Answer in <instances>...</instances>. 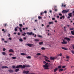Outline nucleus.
Here are the masks:
<instances>
[{"instance_id": "f257e3e1", "label": "nucleus", "mask_w": 74, "mask_h": 74, "mask_svg": "<svg viewBox=\"0 0 74 74\" xmlns=\"http://www.w3.org/2000/svg\"><path fill=\"white\" fill-rule=\"evenodd\" d=\"M69 11V10H64L62 11V12L63 14H66V13H67Z\"/></svg>"}, {"instance_id": "f03ea898", "label": "nucleus", "mask_w": 74, "mask_h": 74, "mask_svg": "<svg viewBox=\"0 0 74 74\" xmlns=\"http://www.w3.org/2000/svg\"><path fill=\"white\" fill-rule=\"evenodd\" d=\"M62 41L63 42H61L62 44H67V42L66 41L62 39Z\"/></svg>"}, {"instance_id": "7ed1b4c3", "label": "nucleus", "mask_w": 74, "mask_h": 74, "mask_svg": "<svg viewBox=\"0 0 74 74\" xmlns=\"http://www.w3.org/2000/svg\"><path fill=\"white\" fill-rule=\"evenodd\" d=\"M29 71H24L23 72V74H27L29 73Z\"/></svg>"}, {"instance_id": "20e7f679", "label": "nucleus", "mask_w": 74, "mask_h": 74, "mask_svg": "<svg viewBox=\"0 0 74 74\" xmlns=\"http://www.w3.org/2000/svg\"><path fill=\"white\" fill-rule=\"evenodd\" d=\"M27 45L29 47H32L33 46V45L31 44H28Z\"/></svg>"}, {"instance_id": "39448f33", "label": "nucleus", "mask_w": 74, "mask_h": 74, "mask_svg": "<svg viewBox=\"0 0 74 74\" xmlns=\"http://www.w3.org/2000/svg\"><path fill=\"white\" fill-rule=\"evenodd\" d=\"M22 67V65H17V66L16 67V69H18V68H21V67Z\"/></svg>"}, {"instance_id": "423d86ee", "label": "nucleus", "mask_w": 74, "mask_h": 74, "mask_svg": "<svg viewBox=\"0 0 74 74\" xmlns=\"http://www.w3.org/2000/svg\"><path fill=\"white\" fill-rule=\"evenodd\" d=\"M32 34H33V32H28L27 33V34H28V35H32Z\"/></svg>"}, {"instance_id": "0eeeda50", "label": "nucleus", "mask_w": 74, "mask_h": 74, "mask_svg": "<svg viewBox=\"0 0 74 74\" xmlns=\"http://www.w3.org/2000/svg\"><path fill=\"white\" fill-rule=\"evenodd\" d=\"M61 48L62 49H64V50H65V51H67V50H68L66 48L62 47H61Z\"/></svg>"}, {"instance_id": "6e6552de", "label": "nucleus", "mask_w": 74, "mask_h": 74, "mask_svg": "<svg viewBox=\"0 0 74 74\" xmlns=\"http://www.w3.org/2000/svg\"><path fill=\"white\" fill-rule=\"evenodd\" d=\"M9 72L10 73H13L14 72V71L12 69H10L8 70Z\"/></svg>"}, {"instance_id": "1a4fd4ad", "label": "nucleus", "mask_w": 74, "mask_h": 74, "mask_svg": "<svg viewBox=\"0 0 74 74\" xmlns=\"http://www.w3.org/2000/svg\"><path fill=\"white\" fill-rule=\"evenodd\" d=\"M1 67V69H8V68L7 66H2Z\"/></svg>"}, {"instance_id": "9d476101", "label": "nucleus", "mask_w": 74, "mask_h": 74, "mask_svg": "<svg viewBox=\"0 0 74 74\" xmlns=\"http://www.w3.org/2000/svg\"><path fill=\"white\" fill-rule=\"evenodd\" d=\"M65 40H67V41H70V39L67 37L65 38Z\"/></svg>"}, {"instance_id": "9b49d317", "label": "nucleus", "mask_w": 74, "mask_h": 74, "mask_svg": "<svg viewBox=\"0 0 74 74\" xmlns=\"http://www.w3.org/2000/svg\"><path fill=\"white\" fill-rule=\"evenodd\" d=\"M58 56H62V53H60V54H58V55L56 57V59L57 58H58Z\"/></svg>"}, {"instance_id": "f8f14e48", "label": "nucleus", "mask_w": 74, "mask_h": 74, "mask_svg": "<svg viewBox=\"0 0 74 74\" xmlns=\"http://www.w3.org/2000/svg\"><path fill=\"white\" fill-rule=\"evenodd\" d=\"M43 67H45L44 68V69H46L47 70H48L49 69V68H48V66H43Z\"/></svg>"}, {"instance_id": "ddd939ff", "label": "nucleus", "mask_w": 74, "mask_h": 74, "mask_svg": "<svg viewBox=\"0 0 74 74\" xmlns=\"http://www.w3.org/2000/svg\"><path fill=\"white\" fill-rule=\"evenodd\" d=\"M9 52H14V50L12 49H10L9 50Z\"/></svg>"}, {"instance_id": "4468645a", "label": "nucleus", "mask_w": 74, "mask_h": 74, "mask_svg": "<svg viewBox=\"0 0 74 74\" xmlns=\"http://www.w3.org/2000/svg\"><path fill=\"white\" fill-rule=\"evenodd\" d=\"M26 67V65H22L21 67V69H24V68H25Z\"/></svg>"}, {"instance_id": "2eb2a0df", "label": "nucleus", "mask_w": 74, "mask_h": 74, "mask_svg": "<svg viewBox=\"0 0 74 74\" xmlns=\"http://www.w3.org/2000/svg\"><path fill=\"white\" fill-rule=\"evenodd\" d=\"M58 69V68H56V69H55L53 71L54 72H56V71H57Z\"/></svg>"}, {"instance_id": "dca6fc26", "label": "nucleus", "mask_w": 74, "mask_h": 74, "mask_svg": "<svg viewBox=\"0 0 74 74\" xmlns=\"http://www.w3.org/2000/svg\"><path fill=\"white\" fill-rule=\"evenodd\" d=\"M18 28H19V27H18V26H17V27H16L14 29L15 31H17V30H18V29H18Z\"/></svg>"}, {"instance_id": "f3484780", "label": "nucleus", "mask_w": 74, "mask_h": 74, "mask_svg": "<svg viewBox=\"0 0 74 74\" xmlns=\"http://www.w3.org/2000/svg\"><path fill=\"white\" fill-rule=\"evenodd\" d=\"M71 14H72V13H70L68 14V15H69L70 17H72V15H71Z\"/></svg>"}, {"instance_id": "a211bd4d", "label": "nucleus", "mask_w": 74, "mask_h": 74, "mask_svg": "<svg viewBox=\"0 0 74 74\" xmlns=\"http://www.w3.org/2000/svg\"><path fill=\"white\" fill-rule=\"evenodd\" d=\"M45 60L46 62H51V61H50L49 60H48L47 59H46V58H45Z\"/></svg>"}, {"instance_id": "6ab92c4d", "label": "nucleus", "mask_w": 74, "mask_h": 74, "mask_svg": "<svg viewBox=\"0 0 74 74\" xmlns=\"http://www.w3.org/2000/svg\"><path fill=\"white\" fill-rule=\"evenodd\" d=\"M20 55H22L23 56H24V55H26V54L23 53H21Z\"/></svg>"}, {"instance_id": "aec40b11", "label": "nucleus", "mask_w": 74, "mask_h": 74, "mask_svg": "<svg viewBox=\"0 0 74 74\" xmlns=\"http://www.w3.org/2000/svg\"><path fill=\"white\" fill-rule=\"evenodd\" d=\"M45 66H48V63H46L43 66V67H45Z\"/></svg>"}, {"instance_id": "412c9836", "label": "nucleus", "mask_w": 74, "mask_h": 74, "mask_svg": "<svg viewBox=\"0 0 74 74\" xmlns=\"http://www.w3.org/2000/svg\"><path fill=\"white\" fill-rule=\"evenodd\" d=\"M55 59V58H53L52 57H50V60H54Z\"/></svg>"}, {"instance_id": "4be33fe9", "label": "nucleus", "mask_w": 74, "mask_h": 74, "mask_svg": "<svg viewBox=\"0 0 74 74\" xmlns=\"http://www.w3.org/2000/svg\"><path fill=\"white\" fill-rule=\"evenodd\" d=\"M63 71V69H60L59 70V72H60V71Z\"/></svg>"}, {"instance_id": "5701e85b", "label": "nucleus", "mask_w": 74, "mask_h": 74, "mask_svg": "<svg viewBox=\"0 0 74 74\" xmlns=\"http://www.w3.org/2000/svg\"><path fill=\"white\" fill-rule=\"evenodd\" d=\"M71 34H72V35H74V31H71Z\"/></svg>"}, {"instance_id": "b1692460", "label": "nucleus", "mask_w": 74, "mask_h": 74, "mask_svg": "<svg viewBox=\"0 0 74 74\" xmlns=\"http://www.w3.org/2000/svg\"><path fill=\"white\" fill-rule=\"evenodd\" d=\"M43 44V42H40L39 43V44L40 45H42V44Z\"/></svg>"}, {"instance_id": "393cba45", "label": "nucleus", "mask_w": 74, "mask_h": 74, "mask_svg": "<svg viewBox=\"0 0 74 74\" xmlns=\"http://www.w3.org/2000/svg\"><path fill=\"white\" fill-rule=\"evenodd\" d=\"M49 25H51V24H53V22H49Z\"/></svg>"}, {"instance_id": "a878e982", "label": "nucleus", "mask_w": 74, "mask_h": 74, "mask_svg": "<svg viewBox=\"0 0 74 74\" xmlns=\"http://www.w3.org/2000/svg\"><path fill=\"white\" fill-rule=\"evenodd\" d=\"M19 69H16V70H15V71L16 72H18V71H19Z\"/></svg>"}, {"instance_id": "bb28decb", "label": "nucleus", "mask_w": 74, "mask_h": 74, "mask_svg": "<svg viewBox=\"0 0 74 74\" xmlns=\"http://www.w3.org/2000/svg\"><path fill=\"white\" fill-rule=\"evenodd\" d=\"M41 54L40 53H38L36 54V55H37V56H40V55H41Z\"/></svg>"}, {"instance_id": "cd10ccee", "label": "nucleus", "mask_w": 74, "mask_h": 74, "mask_svg": "<svg viewBox=\"0 0 74 74\" xmlns=\"http://www.w3.org/2000/svg\"><path fill=\"white\" fill-rule=\"evenodd\" d=\"M61 68H62V66H61L60 65L58 66V69H61Z\"/></svg>"}, {"instance_id": "c85d7f7f", "label": "nucleus", "mask_w": 74, "mask_h": 74, "mask_svg": "<svg viewBox=\"0 0 74 74\" xmlns=\"http://www.w3.org/2000/svg\"><path fill=\"white\" fill-rule=\"evenodd\" d=\"M13 69H16V66L14 65L13 66H12Z\"/></svg>"}, {"instance_id": "c756f323", "label": "nucleus", "mask_w": 74, "mask_h": 74, "mask_svg": "<svg viewBox=\"0 0 74 74\" xmlns=\"http://www.w3.org/2000/svg\"><path fill=\"white\" fill-rule=\"evenodd\" d=\"M48 67H51V66H52V64H48Z\"/></svg>"}, {"instance_id": "7c9ffc66", "label": "nucleus", "mask_w": 74, "mask_h": 74, "mask_svg": "<svg viewBox=\"0 0 74 74\" xmlns=\"http://www.w3.org/2000/svg\"><path fill=\"white\" fill-rule=\"evenodd\" d=\"M27 59H31V57L30 56H28L27 57Z\"/></svg>"}, {"instance_id": "2f4dec72", "label": "nucleus", "mask_w": 74, "mask_h": 74, "mask_svg": "<svg viewBox=\"0 0 74 74\" xmlns=\"http://www.w3.org/2000/svg\"><path fill=\"white\" fill-rule=\"evenodd\" d=\"M39 41V40H38V39H35L34 40V41H35L37 42V41Z\"/></svg>"}, {"instance_id": "473e14b6", "label": "nucleus", "mask_w": 74, "mask_h": 74, "mask_svg": "<svg viewBox=\"0 0 74 74\" xmlns=\"http://www.w3.org/2000/svg\"><path fill=\"white\" fill-rule=\"evenodd\" d=\"M2 54L3 55H5V52H2Z\"/></svg>"}, {"instance_id": "72a5a7b5", "label": "nucleus", "mask_w": 74, "mask_h": 74, "mask_svg": "<svg viewBox=\"0 0 74 74\" xmlns=\"http://www.w3.org/2000/svg\"><path fill=\"white\" fill-rule=\"evenodd\" d=\"M12 59H16V57H12Z\"/></svg>"}, {"instance_id": "f704fd0d", "label": "nucleus", "mask_w": 74, "mask_h": 74, "mask_svg": "<svg viewBox=\"0 0 74 74\" xmlns=\"http://www.w3.org/2000/svg\"><path fill=\"white\" fill-rule=\"evenodd\" d=\"M38 19H41V17L40 16H39L38 17Z\"/></svg>"}, {"instance_id": "c9c22d12", "label": "nucleus", "mask_w": 74, "mask_h": 74, "mask_svg": "<svg viewBox=\"0 0 74 74\" xmlns=\"http://www.w3.org/2000/svg\"><path fill=\"white\" fill-rule=\"evenodd\" d=\"M41 49H42V50H45V48L43 47L41 48Z\"/></svg>"}, {"instance_id": "e433bc0d", "label": "nucleus", "mask_w": 74, "mask_h": 74, "mask_svg": "<svg viewBox=\"0 0 74 74\" xmlns=\"http://www.w3.org/2000/svg\"><path fill=\"white\" fill-rule=\"evenodd\" d=\"M19 41L21 42H22V41H23V40L21 38L19 39Z\"/></svg>"}, {"instance_id": "4c0bfd02", "label": "nucleus", "mask_w": 74, "mask_h": 74, "mask_svg": "<svg viewBox=\"0 0 74 74\" xmlns=\"http://www.w3.org/2000/svg\"><path fill=\"white\" fill-rule=\"evenodd\" d=\"M19 29L20 30V32H22V30L21 29V28H19Z\"/></svg>"}, {"instance_id": "58836bf2", "label": "nucleus", "mask_w": 74, "mask_h": 74, "mask_svg": "<svg viewBox=\"0 0 74 74\" xmlns=\"http://www.w3.org/2000/svg\"><path fill=\"white\" fill-rule=\"evenodd\" d=\"M71 53H72L73 54H74V51H73V50H72V51H71Z\"/></svg>"}, {"instance_id": "ea45409f", "label": "nucleus", "mask_w": 74, "mask_h": 74, "mask_svg": "<svg viewBox=\"0 0 74 74\" xmlns=\"http://www.w3.org/2000/svg\"><path fill=\"white\" fill-rule=\"evenodd\" d=\"M45 58H46V59H49V58H48L47 56H45Z\"/></svg>"}, {"instance_id": "a19ab883", "label": "nucleus", "mask_w": 74, "mask_h": 74, "mask_svg": "<svg viewBox=\"0 0 74 74\" xmlns=\"http://www.w3.org/2000/svg\"><path fill=\"white\" fill-rule=\"evenodd\" d=\"M5 27H6V26L7 25V23H5L4 24Z\"/></svg>"}, {"instance_id": "79ce46f5", "label": "nucleus", "mask_w": 74, "mask_h": 74, "mask_svg": "<svg viewBox=\"0 0 74 74\" xmlns=\"http://www.w3.org/2000/svg\"><path fill=\"white\" fill-rule=\"evenodd\" d=\"M25 66L27 67H30L29 65H25Z\"/></svg>"}, {"instance_id": "37998d69", "label": "nucleus", "mask_w": 74, "mask_h": 74, "mask_svg": "<svg viewBox=\"0 0 74 74\" xmlns=\"http://www.w3.org/2000/svg\"><path fill=\"white\" fill-rule=\"evenodd\" d=\"M44 12H41L40 13V15H43V14H44Z\"/></svg>"}, {"instance_id": "c03bdc74", "label": "nucleus", "mask_w": 74, "mask_h": 74, "mask_svg": "<svg viewBox=\"0 0 74 74\" xmlns=\"http://www.w3.org/2000/svg\"><path fill=\"white\" fill-rule=\"evenodd\" d=\"M8 37H11V36L10 35V34H9L8 35Z\"/></svg>"}, {"instance_id": "a18cd8bd", "label": "nucleus", "mask_w": 74, "mask_h": 74, "mask_svg": "<svg viewBox=\"0 0 74 74\" xmlns=\"http://www.w3.org/2000/svg\"><path fill=\"white\" fill-rule=\"evenodd\" d=\"M59 15H60V16H62V14L61 13H59Z\"/></svg>"}, {"instance_id": "49530a36", "label": "nucleus", "mask_w": 74, "mask_h": 74, "mask_svg": "<svg viewBox=\"0 0 74 74\" xmlns=\"http://www.w3.org/2000/svg\"><path fill=\"white\" fill-rule=\"evenodd\" d=\"M70 30H74V28H70Z\"/></svg>"}, {"instance_id": "de8ad7c7", "label": "nucleus", "mask_w": 74, "mask_h": 74, "mask_svg": "<svg viewBox=\"0 0 74 74\" xmlns=\"http://www.w3.org/2000/svg\"><path fill=\"white\" fill-rule=\"evenodd\" d=\"M19 25L21 27H22V24H20Z\"/></svg>"}, {"instance_id": "09e8293b", "label": "nucleus", "mask_w": 74, "mask_h": 74, "mask_svg": "<svg viewBox=\"0 0 74 74\" xmlns=\"http://www.w3.org/2000/svg\"><path fill=\"white\" fill-rule=\"evenodd\" d=\"M5 50H6V49H5V48H3V51H5Z\"/></svg>"}, {"instance_id": "8fccbe9b", "label": "nucleus", "mask_w": 74, "mask_h": 74, "mask_svg": "<svg viewBox=\"0 0 74 74\" xmlns=\"http://www.w3.org/2000/svg\"><path fill=\"white\" fill-rule=\"evenodd\" d=\"M64 6V5L63 4V3H62L61 7H63Z\"/></svg>"}, {"instance_id": "3c124183", "label": "nucleus", "mask_w": 74, "mask_h": 74, "mask_svg": "<svg viewBox=\"0 0 74 74\" xmlns=\"http://www.w3.org/2000/svg\"><path fill=\"white\" fill-rule=\"evenodd\" d=\"M47 12L46 11H45L44 13L45 14H47Z\"/></svg>"}, {"instance_id": "603ef678", "label": "nucleus", "mask_w": 74, "mask_h": 74, "mask_svg": "<svg viewBox=\"0 0 74 74\" xmlns=\"http://www.w3.org/2000/svg\"><path fill=\"white\" fill-rule=\"evenodd\" d=\"M62 67L63 69H64V68H65V67H66V66H62Z\"/></svg>"}, {"instance_id": "864d4df0", "label": "nucleus", "mask_w": 74, "mask_h": 74, "mask_svg": "<svg viewBox=\"0 0 74 74\" xmlns=\"http://www.w3.org/2000/svg\"><path fill=\"white\" fill-rule=\"evenodd\" d=\"M66 58L67 59H69V56H67Z\"/></svg>"}, {"instance_id": "5fc2aeb1", "label": "nucleus", "mask_w": 74, "mask_h": 74, "mask_svg": "<svg viewBox=\"0 0 74 74\" xmlns=\"http://www.w3.org/2000/svg\"><path fill=\"white\" fill-rule=\"evenodd\" d=\"M72 47H73V49H74V44L73 45Z\"/></svg>"}, {"instance_id": "6e6d98bb", "label": "nucleus", "mask_w": 74, "mask_h": 74, "mask_svg": "<svg viewBox=\"0 0 74 74\" xmlns=\"http://www.w3.org/2000/svg\"><path fill=\"white\" fill-rule=\"evenodd\" d=\"M55 20V18H52V20Z\"/></svg>"}, {"instance_id": "4d7b16f0", "label": "nucleus", "mask_w": 74, "mask_h": 74, "mask_svg": "<svg viewBox=\"0 0 74 74\" xmlns=\"http://www.w3.org/2000/svg\"><path fill=\"white\" fill-rule=\"evenodd\" d=\"M38 37H42V36L40 35H38Z\"/></svg>"}, {"instance_id": "13d9d810", "label": "nucleus", "mask_w": 74, "mask_h": 74, "mask_svg": "<svg viewBox=\"0 0 74 74\" xmlns=\"http://www.w3.org/2000/svg\"><path fill=\"white\" fill-rule=\"evenodd\" d=\"M62 18H63V19H64V16H62Z\"/></svg>"}, {"instance_id": "bf43d9fd", "label": "nucleus", "mask_w": 74, "mask_h": 74, "mask_svg": "<svg viewBox=\"0 0 74 74\" xmlns=\"http://www.w3.org/2000/svg\"><path fill=\"white\" fill-rule=\"evenodd\" d=\"M20 34H20V33H18V36H19L20 35Z\"/></svg>"}, {"instance_id": "052dcab7", "label": "nucleus", "mask_w": 74, "mask_h": 74, "mask_svg": "<svg viewBox=\"0 0 74 74\" xmlns=\"http://www.w3.org/2000/svg\"><path fill=\"white\" fill-rule=\"evenodd\" d=\"M9 39L11 40H12V38H9Z\"/></svg>"}, {"instance_id": "680f3d73", "label": "nucleus", "mask_w": 74, "mask_h": 74, "mask_svg": "<svg viewBox=\"0 0 74 74\" xmlns=\"http://www.w3.org/2000/svg\"><path fill=\"white\" fill-rule=\"evenodd\" d=\"M4 42H5V43H7V41H4Z\"/></svg>"}, {"instance_id": "e2e57ef3", "label": "nucleus", "mask_w": 74, "mask_h": 74, "mask_svg": "<svg viewBox=\"0 0 74 74\" xmlns=\"http://www.w3.org/2000/svg\"><path fill=\"white\" fill-rule=\"evenodd\" d=\"M58 11V10H57V9H55V11H56H56Z\"/></svg>"}, {"instance_id": "0e129e2a", "label": "nucleus", "mask_w": 74, "mask_h": 74, "mask_svg": "<svg viewBox=\"0 0 74 74\" xmlns=\"http://www.w3.org/2000/svg\"><path fill=\"white\" fill-rule=\"evenodd\" d=\"M47 27H49V25H47Z\"/></svg>"}, {"instance_id": "69168bd1", "label": "nucleus", "mask_w": 74, "mask_h": 74, "mask_svg": "<svg viewBox=\"0 0 74 74\" xmlns=\"http://www.w3.org/2000/svg\"><path fill=\"white\" fill-rule=\"evenodd\" d=\"M43 63L44 64H45V63H46V62H45V61H44V62H43Z\"/></svg>"}, {"instance_id": "338daca9", "label": "nucleus", "mask_w": 74, "mask_h": 74, "mask_svg": "<svg viewBox=\"0 0 74 74\" xmlns=\"http://www.w3.org/2000/svg\"><path fill=\"white\" fill-rule=\"evenodd\" d=\"M49 12H50V13H51L52 12V10H50Z\"/></svg>"}, {"instance_id": "774afa93", "label": "nucleus", "mask_w": 74, "mask_h": 74, "mask_svg": "<svg viewBox=\"0 0 74 74\" xmlns=\"http://www.w3.org/2000/svg\"><path fill=\"white\" fill-rule=\"evenodd\" d=\"M72 12L73 13V14L74 15V11H73Z\"/></svg>"}]
</instances>
